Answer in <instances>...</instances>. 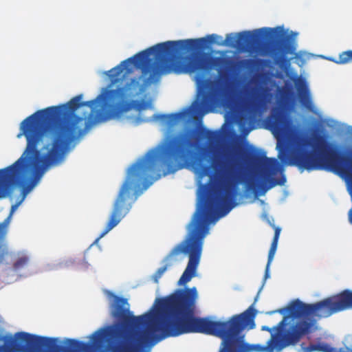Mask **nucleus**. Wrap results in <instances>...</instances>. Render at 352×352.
<instances>
[{
	"label": "nucleus",
	"mask_w": 352,
	"mask_h": 352,
	"mask_svg": "<svg viewBox=\"0 0 352 352\" xmlns=\"http://www.w3.org/2000/svg\"><path fill=\"white\" fill-rule=\"evenodd\" d=\"M333 60L338 65H344L350 63L352 61V50L342 52L339 54L338 58Z\"/></svg>",
	"instance_id": "nucleus-13"
},
{
	"label": "nucleus",
	"mask_w": 352,
	"mask_h": 352,
	"mask_svg": "<svg viewBox=\"0 0 352 352\" xmlns=\"http://www.w3.org/2000/svg\"><path fill=\"white\" fill-rule=\"evenodd\" d=\"M299 98L300 103L304 107L311 111H314V106L311 98L309 91L306 86L299 92Z\"/></svg>",
	"instance_id": "nucleus-11"
},
{
	"label": "nucleus",
	"mask_w": 352,
	"mask_h": 352,
	"mask_svg": "<svg viewBox=\"0 0 352 352\" xmlns=\"http://www.w3.org/2000/svg\"><path fill=\"white\" fill-rule=\"evenodd\" d=\"M272 32H275L278 38L267 47V54L273 59L276 65H289L290 58L287 57V55L296 54L297 48L296 34L294 32L287 34L283 31L278 32L272 28H263L253 32L243 31L237 34H228L225 41L220 45L230 47L237 46L243 51L252 52L260 37Z\"/></svg>",
	"instance_id": "nucleus-6"
},
{
	"label": "nucleus",
	"mask_w": 352,
	"mask_h": 352,
	"mask_svg": "<svg viewBox=\"0 0 352 352\" xmlns=\"http://www.w3.org/2000/svg\"><path fill=\"white\" fill-rule=\"evenodd\" d=\"M248 186L251 188H255L258 186V184L256 182H250L249 183Z\"/></svg>",
	"instance_id": "nucleus-15"
},
{
	"label": "nucleus",
	"mask_w": 352,
	"mask_h": 352,
	"mask_svg": "<svg viewBox=\"0 0 352 352\" xmlns=\"http://www.w3.org/2000/svg\"><path fill=\"white\" fill-rule=\"evenodd\" d=\"M87 122H22L21 133L26 147L21 156L12 165L0 169V199L5 197L10 187L21 188L22 200L36 186L47 170L64 157L72 142L82 132ZM6 234L0 230V264L8 254L3 243Z\"/></svg>",
	"instance_id": "nucleus-4"
},
{
	"label": "nucleus",
	"mask_w": 352,
	"mask_h": 352,
	"mask_svg": "<svg viewBox=\"0 0 352 352\" xmlns=\"http://www.w3.org/2000/svg\"><path fill=\"white\" fill-rule=\"evenodd\" d=\"M219 135H177L168 144L156 150L148 151L144 157L134 164L114 201L109 219L97 241L115 228L129 213L137 197L132 190L144 181L155 177L158 173V162L166 168V176L190 166L199 179L209 177L208 183L201 186L202 192L197 209L188 225L186 239L177 245L166 256V263L153 274V279H159L172 265V261L179 254H187L189 260L178 285H183L195 276L200 261L204 240L209 231V224L226 215L236 206L238 186L244 182V166L239 161L223 162L212 160L208 153L198 155L196 150L201 144L216 142Z\"/></svg>",
	"instance_id": "nucleus-1"
},
{
	"label": "nucleus",
	"mask_w": 352,
	"mask_h": 352,
	"mask_svg": "<svg viewBox=\"0 0 352 352\" xmlns=\"http://www.w3.org/2000/svg\"><path fill=\"white\" fill-rule=\"evenodd\" d=\"M113 322L93 332L85 342L73 338H45L26 332L0 336V352H135L164 340L160 318L153 312L134 316L126 298L110 291Z\"/></svg>",
	"instance_id": "nucleus-3"
},
{
	"label": "nucleus",
	"mask_w": 352,
	"mask_h": 352,
	"mask_svg": "<svg viewBox=\"0 0 352 352\" xmlns=\"http://www.w3.org/2000/svg\"><path fill=\"white\" fill-rule=\"evenodd\" d=\"M184 115V113H175L171 114H160L157 116V118L166 122L168 124H173L179 121Z\"/></svg>",
	"instance_id": "nucleus-12"
},
{
	"label": "nucleus",
	"mask_w": 352,
	"mask_h": 352,
	"mask_svg": "<svg viewBox=\"0 0 352 352\" xmlns=\"http://www.w3.org/2000/svg\"><path fill=\"white\" fill-rule=\"evenodd\" d=\"M197 296L194 287L177 289L174 294L158 299L157 311L164 339L188 333H201L222 340L219 352H280L316 331L318 319L352 307V291L348 289L314 304L295 299L287 307L267 313H279L283 318L272 328L262 327V330L271 333L266 344H250L245 342L241 333L245 328L254 327L256 311L252 305L227 321H213L195 316Z\"/></svg>",
	"instance_id": "nucleus-2"
},
{
	"label": "nucleus",
	"mask_w": 352,
	"mask_h": 352,
	"mask_svg": "<svg viewBox=\"0 0 352 352\" xmlns=\"http://www.w3.org/2000/svg\"><path fill=\"white\" fill-rule=\"evenodd\" d=\"M249 60L234 62L229 57L212 56L201 54L190 57L186 65L187 72H196L195 80L198 89L203 91L202 99L196 100L191 107L192 114L203 116L210 111L212 102L223 98L228 94L226 87L217 81L206 78L210 71L217 68L221 74L226 67L244 65Z\"/></svg>",
	"instance_id": "nucleus-5"
},
{
	"label": "nucleus",
	"mask_w": 352,
	"mask_h": 352,
	"mask_svg": "<svg viewBox=\"0 0 352 352\" xmlns=\"http://www.w3.org/2000/svg\"><path fill=\"white\" fill-rule=\"evenodd\" d=\"M273 228H274V236L271 244L270 249L269 250L268 253V258H267V263L265 267V275L264 278L265 279H267L270 276V266L271 263L273 261L274 256L275 255L277 246H278V241L280 236L281 229L279 227H276L275 226H273Z\"/></svg>",
	"instance_id": "nucleus-10"
},
{
	"label": "nucleus",
	"mask_w": 352,
	"mask_h": 352,
	"mask_svg": "<svg viewBox=\"0 0 352 352\" xmlns=\"http://www.w3.org/2000/svg\"><path fill=\"white\" fill-rule=\"evenodd\" d=\"M265 122L267 129L276 138L282 137L287 133L289 121L283 104L273 107Z\"/></svg>",
	"instance_id": "nucleus-9"
},
{
	"label": "nucleus",
	"mask_w": 352,
	"mask_h": 352,
	"mask_svg": "<svg viewBox=\"0 0 352 352\" xmlns=\"http://www.w3.org/2000/svg\"><path fill=\"white\" fill-rule=\"evenodd\" d=\"M243 164L250 168H259L263 175L262 188L266 191L277 185L283 186L286 182L283 175L280 179L273 176L280 168V163L275 158L267 157L265 152L252 150L244 153Z\"/></svg>",
	"instance_id": "nucleus-7"
},
{
	"label": "nucleus",
	"mask_w": 352,
	"mask_h": 352,
	"mask_svg": "<svg viewBox=\"0 0 352 352\" xmlns=\"http://www.w3.org/2000/svg\"><path fill=\"white\" fill-rule=\"evenodd\" d=\"M265 107V102L256 96L241 99L238 107L239 125L244 128L254 123L263 113Z\"/></svg>",
	"instance_id": "nucleus-8"
},
{
	"label": "nucleus",
	"mask_w": 352,
	"mask_h": 352,
	"mask_svg": "<svg viewBox=\"0 0 352 352\" xmlns=\"http://www.w3.org/2000/svg\"><path fill=\"white\" fill-rule=\"evenodd\" d=\"M29 262V258L26 255H23L18 258V259L13 264V269L16 271L23 268L28 265Z\"/></svg>",
	"instance_id": "nucleus-14"
}]
</instances>
